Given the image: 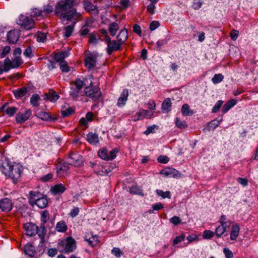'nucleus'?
<instances>
[{
  "label": "nucleus",
  "mask_w": 258,
  "mask_h": 258,
  "mask_svg": "<svg viewBox=\"0 0 258 258\" xmlns=\"http://www.w3.org/2000/svg\"><path fill=\"white\" fill-rule=\"evenodd\" d=\"M171 106V100L169 98L165 99L162 104V108L164 110L169 111Z\"/></svg>",
  "instance_id": "38"
},
{
  "label": "nucleus",
  "mask_w": 258,
  "mask_h": 258,
  "mask_svg": "<svg viewBox=\"0 0 258 258\" xmlns=\"http://www.w3.org/2000/svg\"><path fill=\"white\" fill-rule=\"evenodd\" d=\"M181 113L184 116H188L191 115L193 113V112L190 109L189 106L188 104H184L182 107Z\"/></svg>",
  "instance_id": "36"
},
{
  "label": "nucleus",
  "mask_w": 258,
  "mask_h": 258,
  "mask_svg": "<svg viewBox=\"0 0 258 258\" xmlns=\"http://www.w3.org/2000/svg\"><path fill=\"white\" fill-rule=\"evenodd\" d=\"M87 141L91 144L95 145L98 143V136L95 133H89L87 136Z\"/></svg>",
  "instance_id": "27"
},
{
  "label": "nucleus",
  "mask_w": 258,
  "mask_h": 258,
  "mask_svg": "<svg viewBox=\"0 0 258 258\" xmlns=\"http://www.w3.org/2000/svg\"><path fill=\"white\" fill-rule=\"evenodd\" d=\"M84 85V82L78 78L71 84L70 94L73 99L78 100L84 96V93L81 91Z\"/></svg>",
  "instance_id": "5"
},
{
  "label": "nucleus",
  "mask_w": 258,
  "mask_h": 258,
  "mask_svg": "<svg viewBox=\"0 0 258 258\" xmlns=\"http://www.w3.org/2000/svg\"><path fill=\"white\" fill-rule=\"evenodd\" d=\"M74 5L73 0H59L55 8V13L62 21L76 20L81 16V14L77 13L75 9L63 13L71 9Z\"/></svg>",
  "instance_id": "2"
},
{
  "label": "nucleus",
  "mask_w": 258,
  "mask_h": 258,
  "mask_svg": "<svg viewBox=\"0 0 258 258\" xmlns=\"http://www.w3.org/2000/svg\"><path fill=\"white\" fill-rule=\"evenodd\" d=\"M85 240L92 246H96L99 243L98 237L96 235H93L92 233L86 234L85 236Z\"/></svg>",
  "instance_id": "17"
},
{
  "label": "nucleus",
  "mask_w": 258,
  "mask_h": 258,
  "mask_svg": "<svg viewBox=\"0 0 258 258\" xmlns=\"http://www.w3.org/2000/svg\"><path fill=\"white\" fill-rule=\"evenodd\" d=\"M59 67L62 72H68L69 71V67H68L67 62L66 61H61L59 63Z\"/></svg>",
  "instance_id": "48"
},
{
  "label": "nucleus",
  "mask_w": 258,
  "mask_h": 258,
  "mask_svg": "<svg viewBox=\"0 0 258 258\" xmlns=\"http://www.w3.org/2000/svg\"><path fill=\"white\" fill-rule=\"evenodd\" d=\"M112 253L117 257H120L123 254L121 250L119 248L116 247H114L112 249Z\"/></svg>",
  "instance_id": "52"
},
{
  "label": "nucleus",
  "mask_w": 258,
  "mask_h": 258,
  "mask_svg": "<svg viewBox=\"0 0 258 258\" xmlns=\"http://www.w3.org/2000/svg\"><path fill=\"white\" fill-rule=\"evenodd\" d=\"M13 66V61H11L9 58H7L5 59L4 68L5 72H8L11 69L14 68L12 67Z\"/></svg>",
  "instance_id": "40"
},
{
  "label": "nucleus",
  "mask_w": 258,
  "mask_h": 258,
  "mask_svg": "<svg viewBox=\"0 0 258 258\" xmlns=\"http://www.w3.org/2000/svg\"><path fill=\"white\" fill-rule=\"evenodd\" d=\"M160 174L165 176H169L174 178L181 177V174L177 170L172 168H166L160 171Z\"/></svg>",
  "instance_id": "12"
},
{
  "label": "nucleus",
  "mask_w": 258,
  "mask_h": 258,
  "mask_svg": "<svg viewBox=\"0 0 258 258\" xmlns=\"http://www.w3.org/2000/svg\"><path fill=\"white\" fill-rule=\"evenodd\" d=\"M57 253V249L55 248H49L48 250V255L49 256L53 257Z\"/></svg>",
  "instance_id": "62"
},
{
  "label": "nucleus",
  "mask_w": 258,
  "mask_h": 258,
  "mask_svg": "<svg viewBox=\"0 0 258 258\" xmlns=\"http://www.w3.org/2000/svg\"><path fill=\"white\" fill-rule=\"evenodd\" d=\"M19 38V32L17 30H12L7 34V40L10 43H16Z\"/></svg>",
  "instance_id": "18"
},
{
  "label": "nucleus",
  "mask_w": 258,
  "mask_h": 258,
  "mask_svg": "<svg viewBox=\"0 0 258 258\" xmlns=\"http://www.w3.org/2000/svg\"><path fill=\"white\" fill-rule=\"evenodd\" d=\"M226 230V226L220 225L218 227L214 232L217 237H220Z\"/></svg>",
  "instance_id": "37"
},
{
  "label": "nucleus",
  "mask_w": 258,
  "mask_h": 258,
  "mask_svg": "<svg viewBox=\"0 0 258 258\" xmlns=\"http://www.w3.org/2000/svg\"><path fill=\"white\" fill-rule=\"evenodd\" d=\"M17 24L26 30H30L35 27V22L33 20L27 16L21 15L17 20Z\"/></svg>",
  "instance_id": "8"
},
{
  "label": "nucleus",
  "mask_w": 258,
  "mask_h": 258,
  "mask_svg": "<svg viewBox=\"0 0 258 258\" xmlns=\"http://www.w3.org/2000/svg\"><path fill=\"white\" fill-rule=\"evenodd\" d=\"M105 42L107 44L106 48L108 54H111L113 51L120 49L121 45L115 40H111L109 36H106L104 39Z\"/></svg>",
  "instance_id": "10"
},
{
  "label": "nucleus",
  "mask_w": 258,
  "mask_h": 258,
  "mask_svg": "<svg viewBox=\"0 0 258 258\" xmlns=\"http://www.w3.org/2000/svg\"><path fill=\"white\" fill-rule=\"evenodd\" d=\"M79 208L77 207H74L73 209L71 210L70 215L72 217H75L79 214Z\"/></svg>",
  "instance_id": "64"
},
{
  "label": "nucleus",
  "mask_w": 258,
  "mask_h": 258,
  "mask_svg": "<svg viewBox=\"0 0 258 258\" xmlns=\"http://www.w3.org/2000/svg\"><path fill=\"white\" fill-rule=\"evenodd\" d=\"M157 160L158 162L161 163H167L169 159V158L166 156H163L161 155L158 157Z\"/></svg>",
  "instance_id": "54"
},
{
  "label": "nucleus",
  "mask_w": 258,
  "mask_h": 258,
  "mask_svg": "<svg viewBox=\"0 0 258 258\" xmlns=\"http://www.w3.org/2000/svg\"><path fill=\"white\" fill-rule=\"evenodd\" d=\"M39 100V96L37 94H35L32 95V96L31 97L30 102L33 106L38 107L39 106V103H38Z\"/></svg>",
  "instance_id": "44"
},
{
  "label": "nucleus",
  "mask_w": 258,
  "mask_h": 258,
  "mask_svg": "<svg viewBox=\"0 0 258 258\" xmlns=\"http://www.w3.org/2000/svg\"><path fill=\"white\" fill-rule=\"evenodd\" d=\"M76 20H74L73 21V24L71 25H69L64 28V36L66 38H68L70 37L74 30V27L76 23Z\"/></svg>",
  "instance_id": "31"
},
{
  "label": "nucleus",
  "mask_w": 258,
  "mask_h": 258,
  "mask_svg": "<svg viewBox=\"0 0 258 258\" xmlns=\"http://www.w3.org/2000/svg\"><path fill=\"white\" fill-rule=\"evenodd\" d=\"M128 96V92L127 89H123L120 97L118 99L117 105L118 107H121L123 106L127 100Z\"/></svg>",
  "instance_id": "19"
},
{
  "label": "nucleus",
  "mask_w": 258,
  "mask_h": 258,
  "mask_svg": "<svg viewBox=\"0 0 258 258\" xmlns=\"http://www.w3.org/2000/svg\"><path fill=\"white\" fill-rule=\"evenodd\" d=\"M97 54L94 52H87L85 56V65L90 70H93L96 67Z\"/></svg>",
  "instance_id": "7"
},
{
  "label": "nucleus",
  "mask_w": 258,
  "mask_h": 258,
  "mask_svg": "<svg viewBox=\"0 0 258 258\" xmlns=\"http://www.w3.org/2000/svg\"><path fill=\"white\" fill-rule=\"evenodd\" d=\"M128 37L127 31L126 29H123L120 31L117 35V41L122 45L126 40Z\"/></svg>",
  "instance_id": "22"
},
{
  "label": "nucleus",
  "mask_w": 258,
  "mask_h": 258,
  "mask_svg": "<svg viewBox=\"0 0 258 258\" xmlns=\"http://www.w3.org/2000/svg\"><path fill=\"white\" fill-rule=\"evenodd\" d=\"M66 190V188L62 183L55 185L51 188L52 192L55 195L62 194Z\"/></svg>",
  "instance_id": "25"
},
{
  "label": "nucleus",
  "mask_w": 258,
  "mask_h": 258,
  "mask_svg": "<svg viewBox=\"0 0 258 258\" xmlns=\"http://www.w3.org/2000/svg\"><path fill=\"white\" fill-rule=\"evenodd\" d=\"M185 237V236L184 234H182L179 236H177L173 240V244L175 245L178 244V243L183 241L184 240Z\"/></svg>",
  "instance_id": "49"
},
{
  "label": "nucleus",
  "mask_w": 258,
  "mask_h": 258,
  "mask_svg": "<svg viewBox=\"0 0 258 258\" xmlns=\"http://www.w3.org/2000/svg\"><path fill=\"white\" fill-rule=\"evenodd\" d=\"M154 113L152 111H149L148 110H145L143 109H140L139 112L137 113L138 117L137 118H134V120H138L140 119H143L145 118L151 116Z\"/></svg>",
  "instance_id": "20"
},
{
  "label": "nucleus",
  "mask_w": 258,
  "mask_h": 258,
  "mask_svg": "<svg viewBox=\"0 0 258 258\" xmlns=\"http://www.w3.org/2000/svg\"><path fill=\"white\" fill-rule=\"evenodd\" d=\"M224 76L221 74H215L213 78L212 81L214 84L220 83L223 81Z\"/></svg>",
  "instance_id": "41"
},
{
  "label": "nucleus",
  "mask_w": 258,
  "mask_h": 258,
  "mask_svg": "<svg viewBox=\"0 0 258 258\" xmlns=\"http://www.w3.org/2000/svg\"><path fill=\"white\" fill-rule=\"evenodd\" d=\"M0 170L7 178H10L14 183L21 179L24 167L19 163L11 162L7 158H2L0 162Z\"/></svg>",
  "instance_id": "1"
},
{
  "label": "nucleus",
  "mask_w": 258,
  "mask_h": 258,
  "mask_svg": "<svg viewBox=\"0 0 258 258\" xmlns=\"http://www.w3.org/2000/svg\"><path fill=\"white\" fill-rule=\"evenodd\" d=\"M89 42L91 43L96 44L98 42V40L96 35L94 34H90L89 37Z\"/></svg>",
  "instance_id": "59"
},
{
  "label": "nucleus",
  "mask_w": 258,
  "mask_h": 258,
  "mask_svg": "<svg viewBox=\"0 0 258 258\" xmlns=\"http://www.w3.org/2000/svg\"><path fill=\"white\" fill-rule=\"evenodd\" d=\"M55 229L59 232H65L68 229V226L64 221H60L56 223Z\"/></svg>",
  "instance_id": "29"
},
{
  "label": "nucleus",
  "mask_w": 258,
  "mask_h": 258,
  "mask_svg": "<svg viewBox=\"0 0 258 258\" xmlns=\"http://www.w3.org/2000/svg\"><path fill=\"white\" fill-rule=\"evenodd\" d=\"M223 103V101L222 100H219L218 101H217L212 109V112L214 113L217 112L219 108L222 106Z\"/></svg>",
  "instance_id": "51"
},
{
  "label": "nucleus",
  "mask_w": 258,
  "mask_h": 258,
  "mask_svg": "<svg viewBox=\"0 0 258 258\" xmlns=\"http://www.w3.org/2000/svg\"><path fill=\"white\" fill-rule=\"evenodd\" d=\"M156 192L159 196L162 197L163 199L171 198V193L169 191H163L161 189H156Z\"/></svg>",
  "instance_id": "39"
},
{
  "label": "nucleus",
  "mask_w": 258,
  "mask_h": 258,
  "mask_svg": "<svg viewBox=\"0 0 258 258\" xmlns=\"http://www.w3.org/2000/svg\"><path fill=\"white\" fill-rule=\"evenodd\" d=\"M26 234L29 236H33L38 233V227L32 223H26L24 226Z\"/></svg>",
  "instance_id": "15"
},
{
  "label": "nucleus",
  "mask_w": 258,
  "mask_h": 258,
  "mask_svg": "<svg viewBox=\"0 0 258 258\" xmlns=\"http://www.w3.org/2000/svg\"><path fill=\"white\" fill-rule=\"evenodd\" d=\"M160 25L158 21H153L150 25V29L151 31H154L157 29Z\"/></svg>",
  "instance_id": "60"
},
{
  "label": "nucleus",
  "mask_w": 258,
  "mask_h": 258,
  "mask_svg": "<svg viewBox=\"0 0 258 258\" xmlns=\"http://www.w3.org/2000/svg\"><path fill=\"white\" fill-rule=\"evenodd\" d=\"M187 240L188 241V243H191L195 241H198L199 238L198 236L196 234H191L187 237Z\"/></svg>",
  "instance_id": "50"
},
{
  "label": "nucleus",
  "mask_w": 258,
  "mask_h": 258,
  "mask_svg": "<svg viewBox=\"0 0 258 258\" xmlns=\"http://www.w3.org/2000/svg\"><path fill=\"white\" fill-rule=\"evenodd\" d=\"M46 35L44 33H38L37 35V41L43 42L46 39Z\"/></svg>",
  "instance_id": "55"
},
{
  "label": "nucleus",
  "mask_w": 258,
  "mask_h": 258,
  "mask_svg": "<svg viewBox=\"0 0 258 258\" xmlns=\"http://www.w3.org/2000/svg\"><path fill=\"white\" fill-rule=\"evenodd\" d=\"M13 66L12 67L16 68L19 67L21 64L23 63V61L21 57L19 56H16L12 60Z\"/></svg>",
  "instance_id": "42"
},
{
  "label": "nucleus",
  "mask_w": 258,
  "mask_h": 258,
  "mask_svg": "<svg viewBox=\"0 0 258 258\" xmlns=\"http://www.w3.org/2000/svg\"><path fill=\"white\" fill-rule=\"evenodd\" d=\"M46 96V98L51 102H55L59 98V96L53 90H50Z\"/></svg>",
  "instance_id": "34"
},
{
  "label": "nucleus",
  "mask_w": 258,
  "mask_h": 258,
  "mask_svg": "<svg viewBox=\"0 0 258 258\" xmlns=\"http://www.w3.org/2000/svg\"><path fill=\"white\" fill-rule=\"evenodd\" d=\"M42 11L37 8H35L32 10L31 13V16L33 17H37L41 16L42 14Z\"/></svg>",
  "instance_id": "47"
},
{
  "label": "nucleus",
  "mask_w": 258,
  "mask_h": 258,
  "mask_svg": "<svg viewBox=\"0 0 258 258\" xmlns=\"http://www.w3.org/2000/svg\"><path fill=\"white\" fill-rule=\"evenodd\" d=\"M236 103V100L232 99L229 100L225 103L222 107V112L225 113L227 112L230 109L234 106Z\"/></svg>",
  "instance_id": "30"
},
{
  "label": "nucleus",
  "mask_w": 258,
  "mask_h": 258,
  "mask_svg": "<svg viewBox=\"0 0 258 258\" xmlns=\"http://www.w3.org/2000/svg\"><path fill=\"white\" fill-rule=\"evenodd\" d=\"M13 207V204L9 199L4 198L0 201V209L3 212H8Z\"/></svg>",
  "instance_id": "16"
},
{
  "label": "nucleus",
  "mask_w": 258,
  "mask_h": 258,
  "mask_svg": "<svg viewBox=\"0 0 258 258\" xmlns=\"http://www.w3.org/2000/svg\"><path fill=\"white\" fill-rule=\"evenodd\" d=\"M36 114L38 117L43 120H48L51 118L48 112H45L41 109H38L37 110Z\"/></svg>",
  "instance_id": "32"
},
{
  "label": "nucleus",
  "mask_w": 258,
  "mask_h": 258,
  "mask_svg": "<svg viewBox=\"0 0 258 258\" xmlns=\"http://www.w3.org/2000/svg\"><path fill=\"white\" fill-rule=\"evenodd\" d=\"M170 222L174 224V225H177L178 224L180 223L181 220L179 218V217L177 216H174L170 219Z\"/></svg>",
  "instance_id": "53"
},
{
  "label": "nucleus",
  "mask_w": 258,
  "mask_h": 258,
  "mask_svg": "<svg viewBox=\"0 0 258 258\" xmlns=\"http://www.w3.org/2000/svg\"><path fill=\"white\" fill-rule=\"evenodd\" d=\"M24 55L29 57L33 55L32 50L30 46L28 47L24 50Z\"/></svg>",
  "instance_id": "61"
},
{
  "label": "nucleus",
  "mask_w": 258,
  "mask_h": 258,
  "mask_svg": "<svg viewBox=\"0 0 258 258\" xmlns=\"http://www.w3.org/2000/svg\"><path fill=\"white\" fill-rule=\"evenodd\" d=\"M29 203L32 206L36 205L40 209L45 208L48 205L46 197L37 191H30L29 196Z\"/></svg>",
  "instance_id": "3"
},
{
  "label": "nucleus",
  "mask_w": 258,
  "mask_h": 258,
  "mask_svg": "<svg viewBox=\"0 0 258 258\" xmlns=\"http://www.w3.org/2000/svg\"><path fill=\"white\" fill-rule=\"evenodd\" d=\"M69 162L75 166H79L83 164V157L76 152H72L68 157Z\"/></svg>",
  "instance_id": "11"
},
{
  "label": "nucleus",
  "mask_w": 258,
  "mask_h": 258,
  "mask_svg": "<svg viewBox=\"0 0 258 258\" xmlns=\"http://www.w3.org/2000/svg\"><path fill=\"white\" fill-rule=\"evenodd\" d=\"M84 94L93 101H97L101 97V92L99 88L97 86H93L92 83L89 86L85 88Z\"/></svg>",
  "instance_id": "6"
},
{
  "label": "nucleus",
  "mask_w": 258,
  "mask_h": 258,
  "mask_svg": "<svg viewBox=\"0 0 258 258\" xmlns=\"http://www.w3.org/2000/svg\"><path fill=\"white\" fill-rule=\"evenodd\" d=\"M53 11V7L50 5H47L44 6L43 12L46 13V14H50L52 13Z\"/></svg>",
  "instance_id": "56"
},
{
  "label": "nucleus",
  "mask_w": 258,
  "mask_h": 258,
  "mask_svg": "<svg viewBox=\"0 0 258 258\" xmlns=\"http://www.w3.org/2000/svg\"><path fill=\"white\" fill-rule=\"evenodd\" d=\"M116 149L108 151L106 148H102L98 152V155L101 159L105 160H110L114 159L117 153Z\"/></svg>",
  "instance_id": "9"
},
{
  "label": "nucleus",
  "mask_w": 258,
  "mask_h": 258,
  "mask_svg": "<svg viewBox=\"0 0 258 258\" xmlns=\"http://www.w3.org/2000/svg\"><path fill=\"white\" fill-rule=\"evenodd\" d=\"M67 54L66 52L61 51L56 53L54 56V60L57 62L64 61V59L67 57Z\"/></svg>",
  "instance_id": "33"
},
{
  "label": "nucleus",
  "mask_w": 258,
  "mask_h": 258,
  "mask_svg": "<svg viewBox=\"0 0 258 258\" xmlns=\"http://www.w3.org/2000/svg\"><path fill=\"white\" fill-rule=\"evenodd\" d=\"M215 234V233L212 231L206 230L204 231L203 237L204 239H209L212 238Z\"/></svg>",
  "instance_id": "45"
},
{
  "label": "nucleus",
  "mask_w": 258,
  "mask_h": 258,
  "mask_svg": "<svg viewBox=\"0 0 258 258\" xmlns=\"http://www.w3.org/2000/svg\"><path fill=\"white\" fill-rule=\"evenodd\" d=\"M29 89L26 87H23L13 91L15 97L17 99H20L26 95H28Z\"/></svg>",
  "instance_id": "21"
},
{
  "label": "nucleus",
  "mask_w": 258,
  "mask_h": 258,
  "mask_svg": "<svg viewBox=\"0 0 258 258\" xmlns=\"http://www.w3.org/2000/svg\"><path fill=\"white\" fill-rule=\"evenodd\" d=\"M118 29L119 26L117 23L116 22L111 23L109 26V31L111 35L114 36Z\"/></svg>",
  "instance_id": "35"
},
{
  "label": "nucleus",
  "mask_w": 258,
  "mask_h": 258,
  "mask_svg": "<svg viewBox=\"0 0 258 258\" xmlns=\"http://www.w3.org/2000/svg\"><path fill=\"white\" fill-rule=\"evenodd\" d=\"M239 226L237 224L232 225V229L230 232L231 240H235L239 233Z\"/></svg>",
  "instance_id": "24"
},
{
  "label": "nucleus",
  "mask_w": 258,
  "mask_h": 258,
  "mask_svg": "<svg viewBox=\"0 0 258 258\" xmlns=\"http://www.w3.org/2000/svg\"><path fill=\"white\" fill-rule=\"evenodd\" d=\"M175 124L177 127L180 128H184L187 126L185 122L180 120L178 118H176Z\"/></svg>",
  "instance_id": "46"
},
{
  "label": "nucleus",
  "mask_w": 258,
  "mask_h": 258,
  "mask_svg": "<svg viewBox=\"0 0 258 258\" xmlns=\"http://www.w3.org/2000/svg\"><path fill=\"white\" fill-rule=\"evenodd\" d=\"M49 214L47 211H43L41 214V221L45 223L48 219Z\"/></svg>",
  "instance_id": "57"
},
{
  "label": "nucleus",
  "mask_w": 258,
  "mask_h": 258,
  "mask_svg": "<svg viewBox=\"0 0 258 258\" xmlns=\"http://www.w3.org/2000/svg\"><path fill=\"white\" fill-rule=\"evenodd\" d=\"M56 168L58 176H63L69 169V165L64 162L58 161L56 164Z\"/></svg>",
  "instance_id": "13"
},
{
  "label": "nucleus",
  "mask_w": 258,
  "mask_h": 258,
  "mask_svg": "<svg viewBox=\"0 0 258 258\" xmlns=\"http://www.w3.org/2000/svg\"><path fill=\"white\" fill-rule=\"evenodd\" d=\"M74 111V109L69 106L68 104L63 106L61 109V113L63 117L68 116L71 115Z\"/></svg>",
  "instance_id": "26"
},
{
  "label": "nucleus",
  "mask_w": 258,
  "mask_h": 258,
  "mask_svg": "<svg viewBox=\"0 0 258 258\" xmlns=\"http://www.w3.org/2000/svg\"><path fill=\"white\" fill-rule=\"evenodd\" d=\"M130 192L132 194H137L143 196L144 194L141 189L137 186H133L130 188Z\"/></svg>",
  "instance_id": "43"
},
{
  "label": "nucleus",
  "mask_w": 258,
  "mask_h": 258,
  "mask_svg": "<svg viewBox=\"0 0 258 258\" xmlns=\"http://www.w3.org/2000/svg\"><path fill=\"white\" fill-rule=\"evenodd\" d=\"M32 114L30 109L26 110L24 113L19 112L16 115V120L18 123H22L28 120Z\"/></svg>",
  "instance_id": "14"
},
{
  "label": "nucleus",
  "mask_w": 258,
  "mask_h": 258,
  "mask_svg": "<svg viewBox=\"0 0 258 258\" xmlns=\"http://www.w3.org/2000/svg\"><path fill=\"white\" fill-rule=\"evenodd\" d=\"M148 106V108L152 110H154L156 109V104H155V101L152 100V99H151L149 101L148 104H147Z\"/></svg>",
  "instance_id": "63"
},
{
  "label": "nucleus",
  "mask_w": 258,
  "mask_h": 258,
  "mask_svg": "<svg viewBox=\"0 0 258 258\" xmlns=\"http://www.w3.org/2000/svg\"><path fill=\"white\" fill-rule=\"evenodd\" d=\"M6 104L3 105L0 108L1 111L5 112L9 116H13L18 111V108L15 107H11L5 109Z\"/></svg>",
  "instance_id": "23"
},
{
  "label": "nucleus",
  "mask_w": 258,
  "mask_h": 258,
  "mask_svg": "<svg viewBox=\"0 0 258 258\" xmlns=\"http://www.w3.org/2000/svg\"><path fill=\"white\" fill-rule=\"evenodd\" d=\"M57 249L60 252L69 253L73 252L76 248V242L72 237L60 239L57 242Z\"/></svg>",
  "instance_id": "4"
},
{
  "label": "nucleus",
  "mask_w": 258,
  "mask_h": 258,
  "mask_svg": "<svg viewBox=\"0 0 258 258\" xmlns=\"http://www.w3.org/2000/svg\"><path fill=\"white\" fill-rule=\"evenodd\" d=\"M24 251L29 256H33L35 253V247L32 244L27 243L25 246Z\"/></svg>",
  "instance_id": "28"
},
{
  "label": "nucleus",
  "mask_w": 258,
  "mask_h": 258,
  "mask_svg": "<svg viewBox=\"0 0 258 258\" xmlns=\"http://www.w3.org/2000/svg\"><path fill=\"white\" fill-rule=\"evenodd\" d=\"M223 252L225 254L226 258H232L233 253L232 251L228 248H224Z\"/></svg>",
  "instance_id": "58"
}]
</instances>
